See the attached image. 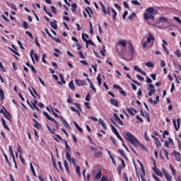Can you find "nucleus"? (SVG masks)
<instances>
[{
    "mask_svg": "<svg viewBox=\"0 0 181 181\" xmlns=\"http://www.w3.org/2000/svg\"><path fill=\"white\" fill-rule=\"evenodd\" d=\"M159 21L160 22H164V23H166L168 22V18H165V17H160L159 18Z\"/></svg>",
    "mask_w": 181,
    "mask_h": 181,
    "instance_id": "nucleus-52",
    "label": "nucleus"
},
{
    "mask_svg": "<svg viewBox=\"0 0 181 181\" xmlns=\"http://www.w3.org/2000/svg\"><path fill=\"white\" fill-rule=\"evenodd\" d=\"M5 98V94L4 93V90L0 88V99L2 101Z\"/></svg>",
    "mask_w": 181,
    "mask_h": 181,
    "instance_id": "nucleus-36",
    "label": "nucleus"
},
{
    "mask_svg": "<svg viewBox=\"0 0 181 181\" xmlns=\"http://www.w3.org/2000/svg\"><path fill=\"white\" fill-rule=\"evenodd\" d=\"M52 39H53V40H54V42H56L57 43H60L61 40L57 38V37H54L52 36Z\"/></svg>",
    "mask_w": 181,
    "mask_h": 181,
    "instance_id": "nucleus-60",
    "label": "nucleus"
},
{
    "mask_svg": "<svg viewBox=\"0 0 181 181\" xmlns=\"http://www.w3.org/2000/svg\"><path fill=\"white\" fill-rule=\"evenodd\" d=\"M90 88H92L93 91L95 93H97V89L95 88H94V84H93V83H90Z\"/></svg>",
    "mask_w": 181,
    "mask_h": 181,
    "instance_id": "nucleus-54",
    "label": "nucleus"
},
{
    "mask_svg": "<svg viewBox=\"0 0 181 181\" xmlns=\"http://www.w3.org/2000/svg\"><path fill=\"white\" fill-rule=\"evenodd\" d=\"M75 83L77 84V86H78V87L81 86H87V82L86 80H80L76 78L75 79Z\"/></svg>",
    "mask_w": 181,
    "mask_h": 181,
    "instance_id": "nucleus-8",
    "label": "nucleus"
},
{
    "mask_svg": "<svg viewBox=\"0 0 181 181\" xmlns=\"http://www.w3.org/2000/svg\"><path fill=\"white\" fill-rule=\"evenodd\" d=\"M170 144L175 145V143L173 142V139L168 138V140L165 141V146L169 148V145Z\"/></svg>",
    "mask_w": 181,
    "mask_h": 181,
    "instance_id": "nucleus-12",
    "label": "nucleus"
},
{
    "mask_svg": "<svg viewBox=\"0 0 181 181\" xmlns=\"http://www.w3.org/2000/svg\"><path fill=\"white\" fill-rule=\"evenodd\" d=\"M144 139H145L146 141H148V142H149V141H151V140L149 139V136H148V133H147V132H145V133H144Z\"/></svg>",
    "mask_w": 181,
    "mask_h": 181,
    "instance_id": "nucleus-57",
    "label": "nucleus"
},
{
    "mask_svg": "<svg viewBox=\"0 0 181 181\" xmlns=\"http://www.w3.org/2000/svg\"><path fill=\"white\" fill-rule=\"evenodd\" d=\"M62 124H63L64 127H65V128H66L67 129H70V128H71L70 127V124H68V122L66 119L62 121Z\"/></svg>",
    "mask_w": 181,
    "mask_h": 181,
    "instance_id": "nucleus-28",
    "label": "nucleus"
},
{
    "mask_svg": "<svg viewBox=\"0 0 181 181\" xmlns=\"http://www.w3.org/2000/svg\"><path fill=\"white\" fill-rule=\"evenodd\" d=\"M153 172H155L157 176H160V177H163V173L160 171V170L156 168V163L154 162V168H153Z\"/></svg>",
    "mask_w": 181,
    "mask_h": 181,
    "instance_id": "nucleus-7",
    "label": "nucleus"
},
{
    "mask_svg": "<svg viewBox=\"0 0 181 181\" xmlns=\"http://www.w3.org/2000/svg\"><path fill=\"white\" fill-rule=\"evenodd\" d=\"M86 12L88 13L89 17L91 18V13L93 14V10H91V8L88 7L87 8L85 9Z\"/></svg>",
    "mask_w": 181,
    "mask_h": 181,
    "instance_id": "nucleus-29",
    "label": "nucleus"
},
{
    "mask_svg": "<svg viewBox=\"0 0 181 181\" xmlns=\"http://www.w3.org/2000/svg\"><path fill=\"white\" fill-rule=\"evenodd\" d=\"M35 54V50L34 49H31L30 52V56L33 60V63H35V58L33 57V55Z\"/></svg>",
    "mask_w": 181,
    "mask_h": 181,
    "instance_id": "nucleus-34",
    "label": "nucleus"
},
{
    "mask_svg": "<svg viewBox=\"0 0 181 181\" xmlns=\"http://www.w3.org/2000/svg\"><path fill=\"white\" fill-rule=\"evenodd\" d=\"M83 40L86 45H91V46H95V44L91 40H87L86 37H83Z\"/></svg>",
    "mask_w": 181,
    "mask_h": 181,
    "instance_id": "nucleus-16",
    "label": "nucleus"
},
{
    "mask_svg": "<svg viewBox=\"0 0 181 181\" xmlns=\"http://www.w3.org/2000/svg\"><path fill=\"white\" fill-rule=\"evenodd\" d=\"M155 42V37L151 33H148V37H147L146 43H151V42Z\"/></svg>",
    "mask_w": 181,
    "mask_h": 181,
    "instance_id": "nucleus-15",
    "label": "nucleus"
},
{
    "mask_svg": "<svg viewBox=\"0 0 181 181\" xmlns=\"http://www.w3.org/2000/svg\"><path fill=\"white\" fill-rule=\"evenodd\" d=\"M74 105H75L76 107H70L69 108H70L71 111H72V112H76L78 117H81V115L80 112H81L82 110H81L80 104H78L77 103H74ZM76 108H77V110H76Z\"/></svg>",
    "mask_w": 181,
    "mask_h": 181,
    "instance_id": "nucleus-3",
    "label": "nucleus"
},
{
    "mask_svg": "<svg viewBox=\"0 0 181 181\" xmlns=\"http://www.w3.org/2000/svg\"><path fill=\"white\" fill-rule=\"evenodd\" d=\"M157 148H159L160 146H162V144H160V141H159V139H158L157 140L154 141Z\"/></svg>",
    "mask_w": 181,
    "mask_h": 181,
    "instance_id": "nucleus-39",
    "label": "nucleus"
},
{
    "mask_svg": "<svg viewBox=\"0 0 181 181\" xmlns=\"http://www.w3.org/2000/svg\"><path fill=\"white\" fill-rule=\"evenodd\" d=\"M97 80H98V83L99 86H101V83H103V81L101 80V76H100V74L97 76Z\"/></svg>",
    "mask_w": 181,
    "mask_h": 181,
    "instance_id": "nucleus-46",
    "label": "nucleus"
},
{
    "mask_svg": "<svg viewBox=\"0 0 181 181\" xmlns=\"http://www.w3.org/2000/svg\"><path fill=\"white\" fill-rule=\"evenodd\" d=\"M122 169H124V168H121V166H118L117 167V173H118V175L120 176V175H121V171L122 170Z\"/></svg>",
    "mask_w": 181,
    "mask_h": 181,
    "instance_id": "nucleus-61",
    "label": "nucleus"
},
{
    "mask_svg": "<svg viewBox=\"0 0 181 181\" xmlns=\"http://www.w3.org/2000/svg\"><path fill=\"white\" fill-rule=\"evenodd\" d=\"M101 175H103V172L101 170H99L96 175L95 176V179H100L101 178Z\"/></svg>",
    "mask_w": 181,
    "mask_h": 181,
    "instance_id": "nucleus-33",
    "label": "nucleus"
},
{
    "mask_svg": "<svg viewBox=\"0 0 181 181\" xmlns=\"http://www.w3.org/2000/svg\"><path fill=\"white\" fill-rule=\"evenodd\" d=\"M66 158L68 161L71 162V156H70V153L67 152L66 153Z\"/></svg>",
    "mask_w": 181,
    "mask_h": 181,
    "instance_id": "nucleus-38",
    "label": "nucleus"
},
{
    "mask_svg": "<svg viewBox=\"0 0 181 181\" xmlns=\"http://www.w3.org/2000/svg\"><path fill=\"white\" fill-rule=\"evenodd\" d=\"M76 172L80 177V176H81V173H80V166H78V165L76 166Z\"/></svg>",
    "mask_w": 181,
    "mask_h": 181,
    "instance_id": "nucleus-41",
    "label": "nucleus"
},
{
    "mask_svg": "<svg viewBox=\"0 0 181 181\" xmlns=\"http://www.w3.org/2000/svg\"><path fill=\"white\" fill-rule=\"evenodd\" d=\"M1 124L4 128H5V129H6L7 131H11V129H9V127H8V124H6V122L5 121V119L1 117Z\"/></svg>",
    "mask_w": 181,
    "mask_h": 181,
    "instance_id": "nucleus-14",
    "label": "nucleus"
},
{
    "mask_svg": "<svg viewBox=\"0 0 181 181\" xmlns=\"http://www.w3.org/2000/svg\"><path fill=\"white\" fill-rule=\"evenodd\" d=\"M110 104L115 107H118V100L115 99H110Z\"/></svg>",
    "mask_w": 181,
    "mask_h": 181,
    "instance_id": "nucleus-26",
    "label": "nucleus"
},
{
    "mask_svg": "<svg viewBox=\"0 0 181 181\" xmlns=\"http://www.w3.org/2000/svg\"><path fill=\"white\" fill-rule=\"evenodd\" d=\"M117 45H121V46H123V47H127V40H120L117 42Z\"/></svg>",
    "mask_w": 181,
    "mask_h": 181,
    "instance_id": "nucleus-31",
    "label": "nucleus"
},
{
    "mask_svg": "<svg viewBox=\"0 0 181 181\" xmlns=\"http://www.w3.org/2000/svg\"><path fill=\"white\" fill-rule=\"evenodd\" d=\"M117 151L119 152V153H120V155H122V156H123V158H124V159H128V157H127V154L125 153V151H124V150L118 149Z\"/></svg>",
    "mask_w": 181,
    "mask_h": 181,
    "instance_id": "nucleus-22",
    "label": "nucleus"
},
{
    "mask_svg": "<svg viewBox=\"0 0 181 181\" xmlns=\"http://www.w3.org/2000/svg\"><path fill=\"white\" fill-rule=\"evenodd\" d=\"M64 166L67 173L69 174L70 173V170H69V163L66 160L64 161Z\"/></svg>",
    "mask_w": 181,
    "mask_h": 181,
    "instance_id": "nucleus-20",
    "label": "nucleus"
},
{
    "mask_svg": "<svg viewBox=\"0 0 181 181\" xmlns=\"http://www.w3.org/2000/svg\"><path fill=\"white\" fill-rule=\"evenodd\" d=\"M10 8L13 9L14 11H18V8H16V6L13 4H8Z\"/></svg>",
    "mask_w": 181,
    "mask_h": 181,
    "instance_id": "nucleus-43",
    "label": "nucleus"
},
{
    "mask_svg": "<svg viewBox=\"0 0 181 181\" xmlns=\"http://www.w3.org/2000/svg\"><path fill=\"white\" fill-rule=\"evenodd\" d=\"M71 148H70V146H69V145H66V146H65V151H66V153H69V152H71Z\"/></svg>",
    "mask_w": 181,
    "mask_h": 181,
    "instance_id": "nucleus-53",
    "label": "nucleus"
},
{
    "mask_svg": "<svg viewBox=\"0 0 181 181\" xmlns=\"http://www.w3.org/2000/svg\"><path fill=\"white\" fill-rule=\"evenodd\" d=\"M100 181H110V180H108V179L107 178V177H105V176L103 175V176L101 177Z\"/></svg>",
    "mask_w": 181,
    "mask_h": 181,
    "instance_id": "nucleus-64",
    "label": "nucleus"
},
{
    "mask_svg": "<svg viewBox=\"0 0 181 181\" xmlns=\"http://www.w3.org/2000/svg\"><path fill=\"white\" fill-rule=\"evenodd\" d=\"M102 11L105 15H110L111 13V10L110 9V7L105 8V6L103 3H100Z\"/></svg>",
    "mask_w": 181,
    "mask_h": 181,
    "instance_id": "nucleus-6",
    "label": "nucleus"
},
{
    "mask_svg": "<svg viewBox=\"0 0 181 181\" xmlns=\"http://www.w3.org/2000/svg\"><path fill=\"white\" fill-rule=\"evenodd\" d=\"M136 78H138V80H139L140 81H144V77H142V76L139 74L136 75Z\"/></svg>",
    "mask_w": 181,
    "mask_h": 181,
    "instance_id": "nucleus-59",
    "label": "nucleus"
},
{
    "mask_svg": "<svg viewBox=\"0 0 181 181\" xmlns=\"http://www.w3.org/2000/svg\"><path fill=\"white\" fill-rule=\"evenodd\" d=\"M94 158H103V151H95L93 154Z\"/></svg>",
    "mask_w": 181,
    "mask_h": 181,
    "instance_id": "nucleus-18",
    "label": "nucleus"
},
{
    "mask_svg": "<svg viewBox=\"0 0 181 181\" xmlns=\"http://www.w3.org/2000/svg\"><path fill=\"white\" fill-rule=\"evenodd\" d=\"M119 160H121L122 162V165H119V166H120L122 169H124L125 168V161H124V159L119 158Z\"/></svg>",
    "mask_w": 181,
    "mask_h": 181,
    "instance_id": "nucleus-35",
    "label": "nucleus"
},
{
    "mask_svg": "<svg viewBox=\"0 0 181 181\" xmlns=\"http://www.w3.org/2000/svg\"><path fill=\"white\" fill-rule=\"evenodd\" d=\"M42 114H43V115H45V117L47 118V119H49V121L53 120L54 118L50 117V115H49V113H47V112H43Z\"/></svg>",
    "mask_w": 181,
    "mask_h": 181,
    "instance_id": "nucleus-24",
    "label": "nucleus"
},
{
    "mask_svg": "<svg viewBox=\"0 0 181 181\" xmlns=\"http://www.w3.org/2000/svg\"><path fill=\"white\" fill-rule=\"evenodd\" d=\"M173 124L174 125V128H175V131H179V129L180 128V118L177 119V123H176V119H174L173 121Z\"/></svg>",
    "mask_w": 181,
    "mask_h": 181,
    "instance_id": "nucleus-5",
    "label": "nucleus"
},
{
    "mask_svg": "<svg viewBox=\"0 0 181 181\" xmlns=\"http://www.w3.org/2000/svg\"><path fill=\"white\" fill-rule=\"evenodd\" d=\"M130 46L129 47V50L132 56H134V53L135 52V49H134V45H132V43L129 42Z\"/></svg>",
    "mask_w": 181,
    "mask_h": 181,
    "instance_id": "nucleus-23",
    "label": "nucleus"
},
{
    "mask_svg": "<svg viewBox=\"0 0 181 181\" xmlns=\"http://www.w3.org/2000/svg\"><path fill=\"white\" fill-rule=\"evenodd\" d=\"M145 66H146V67H153V63L152 62H146L145 63Z\"/></svg>",
    "mask_w": 181,
    "mask_h": 181,
    "instance_id": "nucleus-50",
    "label": "nucleus"
},
{
    "mask_svg": "<svg viewBox=\"0 0 181 181\" xmlns=\"http://www.w3.org/2000/svg\"><path fill=\"white\" fill-rule=\"evenodd\" d=\"M174 156H175V160L177 162H180V153L176 151L175 150L173 151Z\"/></svg>",
    "mask_w": 181,
    "mask_h": 181,
    "instance_id": "nucleus-13",
    "label": "nucleus"
},
{
    "mask_svg": "<svg viewBox=\"0 0 181 181\" xmlns=\"http://www.w3.org/2000/svg\"><path fill=\"white\" fill-rule=\"evenodd\" d=\"M127 111L129 112V114H130V115H135V114L137 112L136 110L132 107L127 109Z\"/></svg>",
    "mask_w": 181,
    "mask_h": 181,
    "instance_id": "nucleus-17",
    "label": "nucleus"
},
{
    "mask_svg": "<svg viewBox=\"0 0 181 181\" xmlns=\"http://www.w3.org/2000/svg\"><path fill=\"white\" fill-rule=\"evenodd\" d=\"M75 45L77 47V50H81V47H83L80 44L76 43V44H75Z\"/></svg>",
    "mask_w": 181,
    "mask_h": 181,
    "instance_id": "nucleus-63",
    "label": "nucleus"
},
{
    "mask_svg": "<svg viewBox=\"0 0 181 181\" xmlns=\"http://www.w3.org/2000/svg\"><path fill=\"white\" fill-rule=\"evenodd\" d=\"M141 114L143 117H144L146 119V121L148 122H151V117L149 116V113H148V112L146 111H142V110H141Z\"/></svg>",
    "mask_w": 181,
    "mask_h": 181,
    "instance_id": "nucleus-9",
    "label": "nucleus"
},
{
    "mask_svg": "<svg viewBox=\"0 0 181 181\" xmlns=\"http://www.w3.org/2000/svg\"><path fill=\"white\" fill-rule=\"evenodd\" d=\"M111 11L113 13V16H112L113 20L115 21V19H117V11H115V9L114 8H111Z\"/></svg>",
    "mask_w": 181,
    "mask_h": 181,
    "instance_id": "nucleus-37",
    "label": "nucleus"
},
{
    "mask_svg": "<svg viewBox=\"0 0 181 181\" xmlns=\"http://www.w3.org/2000/svg\"><path fill=\"white\" fill-rule=\"evenodd\" d=\"M153 15H158V11L153 7H150L146 10V13L144 14L145 21H153L155 16Z\"/></svg>",
    "mask_w": 181,
    "mask_h": 181,
    "instance_id": "nucleus-2",
    "label": "nucleus"
},
{
    "mask_svg": "<svg viewBox=\"0 0 181 181\" xmlns=\"http://www.w3.org/2000/svg\"><path fill=\"white\" fill-rule=\"evenodd\" d=\"M175 54H176V56H177V57H181V52H180V50L177 49V50L175 52Z\"/></svg>",
    "mask_w": 181,
    "mask_h": 181,
    "instance_id": "nucleus-49",
    "label": "nucleus"
},
{
    "mask_svg": "<svg viewBox=\"0 0 181 181\" xmlns=\"http://www.w3.org/2000/svg\"><path fill=\"white\" fill-rule=\"evenodd\" d=\"M78 54H79L81 58L86 59V57L84 56V54H83V51H79Z\"/></svg>",
    "mask_w": 181,
    "mask_h": 181,
    "instance_id": "nucleus-56",
    "label": "nucleus"
},
{
    "mask_svg": "<svg viewBox=\"0 0 181 181\" xmlns=\"http://www.w3.org/2000/svg\"><path fill=\"white\" fill-rule=\"evenodd\" d=\"M4 110L6 112V114H4V117H6V118H7V119H8L10 121V122H12V115H11V113L9 112H8V110H6V109L4 107Z\"/></svg>",
    "mask_w": 181,
    "mask_h": 181,
    "instance_id": "nucleus-11",
    "label": "nucleus"
},
{
    "mask_svg": "<svg viewBox=\"0 0 181 181\" xmlns=\"http://www.w3.org/2000/svg\"><path fill=\"white\" fill-rule=\"evenodd\" d=\"M147 90H148V95L151 97L155 94L156 89H155V86L151 83L148 84Z\"/></svg>",
    "mask_w": 181,
    "mask_h": 181,
    "instance_id": "nucleus-4",
    "label": "nucleus"
},
{
    "mask_svg": "<svg viewBox=\"0 0 181 181\" xmlns=\"http://www.w3.org/2000/svg\"><path fill=\"white\" fill-rule=\"evenodd\" d=\"M111 129L112 132L114 133L115 135H116L117 134H118V130H117V128H115V127L111 125Z\"/></svg>",
    "mask_w": 181,
    "mask_h": 181,
    "instance_id": "nucleus-42",
    "label": "nucleus"
},
{
    "mask_svg": "<svg viewBox=\"0 0 181 181\" xmlns=\"http://www.w3.org/2000/svg\"><path fill=\"white\" fill-rule=\"evenodd\" d=\"M23 28H24V29H28L29 28V24H28L26 21H23Z\"/></svg>",
    "mask_w": 181,
    "mask_h": 181,
    "instance_id": "nucleus-48",
    "label": "nucleus"
},
{
    "mask_svg": "<svg viewBox=\"0 0 181 181\" xmlns=\"http://www.w3.org/2000/svg\"><path fill=\"white\" fill-rule=\"evenodd\" d=\"M125 137L127 138V141L130 142V144H132L134 146L138 147V145H139L142 149H145V146L142 144H140L138 141V139L135 138L134 134H132V133L129 132H125Z\"/></svg>",
    "mask_w": 181,
    "mask_h": 181,
    "instance_id": "nucleus-1",
    "label": "nucleus"
},
{
    "mask_svg": "<svg viewBox=\"0 0 181 181\" xmlns=\"http://www.w3.org/2000/svg\"><path fill=\"white\" fill-rule=\"evenodd\" d=\"M50 26L56 30V29H57V21L54 20V22L50 23Z\"/></svg>",
    "mask_w": 181,
    "mask_h": 181,
    "instance_id": "nucleus-25",
    "label": "nucleus"
},
{
    "mask_svg": "<svg viewBox=\"0 0 181 181\" xmlns=\"http://www.w3.org/2000/svg\"><path fill=\"white\" fill-rule=\"evenodd\" d=\"M69 87L71 88V90H74L76 87L74 86V83H73V81H71L69 83Z\"/></svg>",
    "mask_w": 181,
    "mask_h": 181,
    "instance_id": "nucleus-40",
    "label": "nucleus"
},
{
    "mask_svg": "<svg viewBox=\"0 0 181 181\" xmlns=\"http://www.w3.org/2000/svg\"><path fill=\"white\" fill-rule=\"evenodd\" d=\"M30 168L31 169V172L35 176V177H37V175H36V172L35 171V168L33 167V165H32V163L30 164Z\"/></svg>",
    "mask_w": 181,
    "mask_h": 181,
    "instance_id": "nucleus-27",
    "label": "nucleus"
},
{
    "mask_svg": "<svg viewBox=\"0 0 181 181\" xmlns=\"http://www.w3.org/2000/svg\"><path fill=\"white\" fill-rule=\"evenodd\" d=\"M51 10H52V13H57V9L54 6H51Z\"/></svg>",
    "mask_w": 181,
    "mask_h": 181,
    "instance_id": "nucleus-51",
    "label": "nucleus"
},
{
    "mask_svg": "<svg viewBox=\"0 0 181 181\" xmlns=\"http://www.w3.org/2000/svg\"><path fill=\"white\" fill-rule=\"evenodd\" d=\"M113 117L115 118V121H116V122H118L119 125H124V122H122V120H121L117 113H114Z\"/></svg>",
    "mask_w": 181,
    "mask_h": 181,
    "instance_id": "nucleus-10",
    "label": "nucleus"
},
{
    "mask_svg": "<svg viewBox=\"0 0 181 181\" xmlns=\"http://www.w3.org/2000/svg\"><path fill=\"white\" fill-rule=\"evenodd\" d=\"M74 123L76 128L78 129V131H79V132H83V128L80 127V126L78 125V124L76 122H74Z\"/></svg>",
    "mask_w": 181,
    "mask_h": 181,
    "instance_id": "nucleus-32",
    "label": "nucleus"
},
{
    "mask_svg": "<svg viewBox=\"0 0 181 181\" xmlns=\"http://www.w3.org/2000/svg\"><path fill=\"white\" fill-rule=\"evenodd\" d=\"M33 127H34L35 128H37V129H39V128H40V124L37 122L36 123H35V124L33 125Z\"/></svg>",
    "mask_w": 181,
    "mask_h": 181,
    "instance_id": "nucleus-58",
    "label": "nucleus"
},
{
    "mask_svg": "<svg viewBox=\"0 0 181 181\" xmlns=\"http://www.w3.org/2000/svg\"><path fill=\"white\" fill-rule=\"evenodd\" d=\"M132 4H133L134 5H141V4H139L137 0H132Z\"/></svg>",
    "mask_w": 181,
    "mask_h": 181,
    "instance_id": "nucleus-62",
    "label": "nucleus"
},
{
    "mask_svg": "<svg viewBox=\"0 0 181 181\" xmlns=\"http://www.w3.org/2000/svg\"><path fill=\"white\" fill-rule=\"evenodd\" d=\"M164 176L165 177V179H167L168 181H172V176L169 175L167 172L165 170L163 171Z\"/></svg>",
    "mask_w": 181,
    "mask_h": 181,
    "instance_id": "nucleus-21",
    "label": "nucleus"
},
{
    "mask_svg": "<svg viewBox=\"0 0 181 181\" xmlns=\"http://www.w3.org/2000/svg\"><path fill=\"white\" fill-rule=\"evenodd\" d=\"M136 16V13H131L129 16L128 18L132 21V19H134V18H135Z\"/></svg>",
    "mask_w": 181,
    "mask_h": 181,
    "instance_id": "nucleus-44",
    "label": "nucleus"
},
{
    "mask_svg": "<svg viewBox=\"0 0 181 181\" xmlns=\"http://www.w3.org/2000/svg\"><path fill=\"white\" fill-rule=\"evenodd\" d=\"M103 49L102 50H100V54H102V56H105V53H106V51H105V46H103Z\"/></svg>",
    "mask_w": 181,
    "mask_h": 181,
    "instance_id": "nucleus-47",
    "label": "nucleus"
},
{
    "mask_svg": "<svg viewBox=\"0 0 181 181\" xmlns=\"http://www.w3.org/2000/svg\"><path fill=\"white\" fill-rule=\"evenodd\" d=\"M59 77L61 78L62 83H63V84H66V81L64 80V77L63 76V74H60Z\"/></svg>",
    "mask_w": 181,
    "mask_h": 181,
    "instance_id": "nucleus-55",
    "label": "nucleus"
},
{
    "mask_svg": "<svg viewBox=\"0 0 181 181\" xmlns=\"http://www.w3.org/2000/svg\"><path fill=\"white\" fill-rule=\"evenodd\" d=\"M134 69L136 71H138L139 73H141V74H143V76H146V73L144 72L143 71H141V69H139V66H134Z\"/></svg>",
    "mask_w": 181,
    "mask_h": 181,
    "instance_id": "nucleus-19",
    "label": "nucleus"
},
{
    "mask_svg": "<svg viewBox=\"0 0 181 181\" xmlns=\"http://www.w3.org/2000/svg\"><path fill=\"white\" fill-rule=\"evenodd\" d=\"M51 122H54V124L56 126L57 129H59V122L56 119H54V118L52 119V120H51Z\"/></svg>",
    "mask_w": 181,
    "mask_h": 181,
    "instance_id": "nucleus-45",
    "label": "nucleus"
},
{
    "mask_svg": "<svg viewBox=\"0 0 181 181\" xmlns=\"http://www.w3.org/2000/svg\"><path fill=\"white\" fill-rule=\"evenodd\" d=\"M98 122H100V124L102 125L103 128L104 129H107V124H105V122H104V120L103 119H99Z\"/></svg>",
    "mask_w": 181,
    "mask_h": 181,
    "instance_id": "nucleus-30",
    "label": "nucleus"
}]
</instances>
